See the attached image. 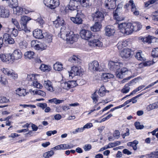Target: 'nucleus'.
<instances>
[{"label":"nucleus","mask_w":158,"mask_h":158,"mask_svg":"<svg viewBox=\"0 0 158 158\" xmlns=\"http://www.w3.org/2000/svg\"><path fill=\"white\" fill-rule=\"evenodd\" d=\"M10 77L14 80L17 79L18 78V76L17 74L15 73L12 72L10 75Z\"/></svg>","instance_id":"obj_64"},{"label":"nucleus","mask_w":158,"mask_h":158,"mask_svg":"<svg viewBox=\"0 0 158 158\" xmlns=\"http://www.w3.org/2000/svg\"><path fill=\"white\" fill-rule=\"evenodd\" d=\"M118 27L120 32L124 35H129L133 32L131 23H122L118 24Z\"/></svg>","instance_id":"obj_2"},{"label":"nucleus","mask_w":158,"mask_h":158,"mask_svg":"<svg viewBox=\"0 0 158 158\" xmlns=\"http://www.w3.org/2000/svg\"><path fill=\"white\" fill-rule=\"evenodd\" d=\"M54 154V152L52 150H51L44 153L43 154V156H44L46 155L48 156L51 157Z\"/></svg>","instance_id":"obj_61"},{"label":"nucleus","mask_w":158,"mask_h":158,"mask_svg":"<svg viewBox=\"0 0 158 158\" xmlns=\"http://www.w3.org/2000/svg\"><path fill=\"white\" fill-rule=\"evenodd\" d=\"M80 36L81 38L85 40H89L90 38L92 40L89 42V45L91 47H100L102 45L101 42L95 35H93L92 32L89 30L82 29L80 32Z\"/></svg>","instance_id":"obj_1"},{"label":"nucleus","mask_w":158,"mask_h":158,"mask_svg":"<svg viewBox=\"0 0 158 158\" xmlns=\"http://www.w3.org/2000/svg\"><path fill=\"white\" fill-rule=\"evenodd\" d=\"M63 150H66L67 149H71L73 148V146L72 145H70L67 144H62Z\"/></svg>","instance_id":"obj_58"},{"label":"nucleus","mask_w":158,"mask_h":158,"mask_svg":"<svg viewBox=\"0 0 158 158\" xmlns=\"http://www.w3.org/2000/svg\"><path fill=\"white\" fill-rule=\"evenodd\" d=\"M66 40L70 44H73L77 41L79 35L77 34H74L72 31L67 32L66 34Z\"/></svg>","instance_id":"obj_3"},{"label":"nucleus","mask_w":158,"mask_h":158,"mask_svg":"<svg viewBox=\"0 0 158 158\" xmlns=\"http://www.w3.org/2000/svg\"><path fill=\"white\" fill-rule=\"evenodd\" d=\"M135 58L138 60H143V58L141 56V53L140 52H137L136 55L135 56Z\"/></svg>","instance_id":"obj_51"},{"label":"nucleus","mask_w":158,"mask_h":158,"mask_svg":"<svg viewBox=\"0 0 158 158\" xmlns=\"http://www.w3.org/2000/svg\"><path fill=\"white\" fill-rule=\"evenodd\" d=\"M0 82L4 86H6L8 84V81L5 75H1L0 77Z\"/></svg>","instance_id":"obj_33"},{"label":"nucleus","mask_w":158,"mask_h":158,"mask_svg":"<svg viewBox=\"0 0 158 158\" xmlns=\"http://www.w3.org/2000/svg\"><path fill=\"white\" fill-rule=\"evenodd\" d=\"M89 68L90 70L94 71H97L100 69L98 62L96 60H94L91 63L89 64Z\"/></svg>","instance_id":"obj_18"},{"label":"nucleus","mask_w":158,"mask_h":158,"mask_svg":"<svg viewBox=\"0 0 158 158\" xmlns=\"http://www.w3.org/2000/svg\"><path fill=\"white\" fill-rule=\"evenodd\" d=\"M31 19L30 18L26 16H23L21 17L20 21V25L22 30L26 31L27 30V22Z\"/></svg>","instance_id":"obj_11"},{"label":"nucleus","mask_w":158,"mask_h":158,"mask_svg":"<svg viewBox=\"0 0 158 158\" xmlns=\"http://www.w3.org/2000/svg\"><path fill=\"white\" fill-rule=\"evenodd\" d=\"M123 64L122 63L118 62L116 60L115 62L110 60L108 63V65L110 70L116 71V72L120 68L122 67Z\"/></svg>","instance_id":"obj_6"},{"label":"nucleus","mask_w":158,"mask_h":158,"mask_svg":"<svg viewBox=\"0 0 158 158\" xmlns=\"http://www.w3.org/2000/svg\"><path fill=\"white\" fill-rule=\"evenodd\" d=\"M11 22L18 29L19 31H21V27L19 24V23L18 21L15 18H12L11 19Z\"/></svg>","instance_id":"obj_39"},{"label":"nucleus","mask_w":158,"mask_h":158,"mask_svg":"<svg viewBox=\"0 0 158 158\" xmlns=\"http://www.w3.org/2000/svg\"><path fill=\"white\" fill-rule=\"evenodd\" d=\"M92 96L91 98L93 100V101L95 102V103H96L98 101V96L97 95L96 92H95L93 93L92 94Z\"/></svg>","instance_id":"obj_55"},{"label":"nucleus","mask_w":158,"mask_h":158,"mask_svg":"<svg viewBox=\"0 0 158 158\" xmlns=\"http://www.w3.org/2000/svg\"><path fill=\"white\" fill-rule=\"evenodd\" d=\"M3 73L5 74V75H6L7 76H10L11 73V71H10L9 69H5L3 68L2 70Z\"/></svg>","instance_id":"obj_59"},{"label":"nucleus","mask_w":158,"mask_h":158,"mask_svg":"<svg viewBox=\"0 0 158 158\" xmlns=\"http://www.w3.org/2000/svg\"><path fill=\"white\" fill-rule=\"evenodd\" d=\"M102 24L101 23L95 22L94 25L91 27V31L94 32L99 31L102 28Z\"/></svg>","instance_id":"obj_26"},{"label":"nucleus","mask_w":158,"mask_h":158,"mask_svg":"<svg viewBox=\"0 0 158 158\" xmlns=\"http://www.w3.org/2000/svg\"><path fill=\"white\" fill-rule=\"evenodd\" d=\"M128 42L127 40H123L119 41L117 44L118 49L121 50L123 48L127 46L128 45Z\"/></svg>","instance_id":"obj_24"},{"label":"nucleus","mask_w":158,"mask_h":158,"mask_svg":"<svg viewBox=\"0 0 158 158\" xmlns=\"http://www.w3.org/2000/svg\"><path fill=\"white\" fill-rule=\"evenodd\" d=\"M40 69L43 72H48L51 70V67L50 66L42 64L40 66Z\"/></svg>","instance_id":"obj_31"},{"label":"nucleus","mask_w":158,"mask_h":158,"mask_svg":"<svg viewBox=\"0 0 158 158\" xmlns=\"http://www.w3.org/2000/svg\"><path fill=\"white\" fill-rule=\"evenodd\" d=\"M114 76L113 74L106 73H104L102 75L103 80L105 82H106L108 81V79L113 78Z\"/></svg>","instance_id":"obj_32"},{"label":"nucleus","mask_w":158,"mask_h":158,"mask_svg":"<svg viewBox=\"0 0 158 158\" xmlns=\"http://www.w3.org/2000/svg\"><path fill=\"white\" fill-rule=\"evenodd\" d=\"M11 58L10 53L0 54V59L2 61L7 64L13 63V61Z\"/></svg>","instance_id":"obj_9"},{"label":"nucleus","mask_w":158,"mask_h":158,"mask_svg":"<svg viewBox=\"0 0 158 158\" xmlns=\"http://www.w3.org/2000/svg\"><path fill=\"white\" fill-rule=\"evenodd\" d=\"M52 149L56 150H63L62 144L57 145L52 148Z\"/></svg>","instance_id":"obj_63"},{"label":"nucleus","mask_w":158,"mask_h":158,"mask_svg":"<svg viewBox=\"0 0 158 158\" xmlns=\"http://www.w3.org/2000/svg\"><path fill=\"white\" fill-rule=\"evenodd\" d=\"M44 87L48 90L52 92L54 91L52 84L51 81L49 80L45 81L43 84Z\"/></svg>","instance_id":"obj_19"},{"label":"nucleus","mask_w":158,"mask_h":158,"mask_svg":"<svg viewBox=\"0 0 158 158\" xmlns=\"http://www.w3.org/2000/svg\"><path fill=\"white\" fill-rule=\"evenodd\" d=\"M13 63L16 60L21 59L22 57V53L21 51L19 49H15L12 52L10 53Z\"/></svg>","instance_id":"obj_10"},{"label":"nucleus","mask_w":158,"mask_h":158,"mask_svg":"<svg viewBox=\"0 0 158 158\" xmlns=\"http://www.w3.org/2000/svg\"><path fill=\"white\" fill-rule=\"evenodd\" d=\"M33 86L36 88L41 89L43 88V85L39 83L37 80L34 81L33 82Z\"/></svg>","instance_id":"obj_50"},{"label":"nucleus","mask_w":158,"mask_h":158,"mask_svg":"<svg viewBox=\"0 0 158 158\" xmlns=\"http://www.w3.org/2000/svg\"><path fill=\"white\" fill-rule=\"evenodd\" d=\"M19 106L24 108L27 107H30L32 108H35L36 107V106L33 105L20 104Z\"/></svg>","instance_id":"obj_62"},{"label":"nucleus","mask_w":158,"mask_h":158,"mask_svg":"<svg viewBox=\"0 0 158 158\" xmlns=\"http://www.w3.org/2000/svg\"><path fill=\"white\" fill-rule=\"evenodd\" d=\"M130 85L131 83L126 84L121 90V92L123 94H126L128 93L130 89L129 86Z\"/></svg>","instance_id":"obj_38"},{"label":"nucleus","mask_w":158,"mask_h":158,"mask_svg":"<svg viewBox=\"0 0 158 158\" xmlns=\"http://www.w3.org/2000/svg\"><path fill=\"white\" fill-rule=\"evenodd\" d=\"M64 88L66 89L72 88H73L76 86L77 84L76 81H70L68 82H65L64 83Z\"/></svg>","instance_id":"obj_16"},{"label":"nucleus","mask_w":158,"mask_h":158,"mask_svg":"<svg viewBox=\"0 0 158 158\" xmlns=\"http://www.w3.org/2000/svg\"><path fill=\"white\" fill-rule=\"evenodd\" d=\"M3 39L4 43L6 45L13 44L15 42L14 39L10 34L7 33L3 34Z\"/></svg>","instance_id":"obj_12"},{"label":"nucleus","mask_w":158,"mask_h":158,"mask_svg":"<svg viewBox=\"0 0 158 158\" xmlns=\"http://www.w3.org/2000/svg\"><path fill=\"white\" fill-rule=\"evenodd\" d=\"M147 155L148 158H158V151L151 152Z\"/></svg>","instance_id":"obj_40"},{"label":"nucleus","mask_w":158,"mask_h":158,"mask_svg":"<svg viewBox=\"0 0 158 158\" xmlns=\"http://www.w3.org/2000/svg\"><path fill=\"white\" fill-rule=\"evenodd\" d=\"M11 34L13 36L16 37L18 34V31L17 29L13 28Z\"/></svg>","instance_id":"obj_60"},{"label":"nucleus","mask_w":158,"mask_h":158,"mask_svg":"<svg viewBox=\"0 0 158 158\" xmlns=\"http://www.w3.org/2000/svg\"><path fill=\"white\" fill-rule=\"evenodd\" d=\"M18 5V2L17 0H12L9 4V7L13 8L16 7Z\"/></svg>","instance_id":"obj_47"},{"label":"nucleus","mask_w":158,"mask_h":158,"mask_svg":"<svg viewBox=\"0 0 158 158\" xmlns=\"http://www.w3.org/2000/svg\"><path fill=\"white\" fill-rule=\"evenodd\" d=\"M71 70L74 73L75 75H80V74L79 69L77 66L73 67Z\"/></svg>","instance_id":"obj_48"},{"label":"nucleus","mask_w":158,"mask_h":158,"mask_svg":"<svg viewBox=\"0 0 158 158\" xmlns=\"http://www.w3.org/2000/svg\"><path fill=\"white\" fill-rule=\"evenodd\" d=\"M76 9L77 6L75 5V3L72 2V3H71L70 2H69V4L65 7L64 11V12L66 14L69 12V10H74Z\"/></svg>","instance_id":"obj_20"},{"label":"nucleus","mask_w":158,"mask_h":158,"mask_svg":"<svg viewBox=\"0 0 158 158\" xmlns=\"http://www.w3.org/2000/svg\"><path fill=\"white\" fill-rule=\"evenodd\" d=\"M131 6V12H133V14L136 15H138L139 14V12L138 10H137L135 4L134 3L133 0H130L128 3H127L124 6V8L128 10V7Z\"/></svg>","instance_id":"obj_7"},{"label":"nucleus","mask_w":158,"mask_h":158,"mask_svg":"<svg viewBox=\"0 0 158 158\" xmlns=\"http://www.w3.org/2000/svg\"><path fill=\"white\" fill-rule=\"evenodd\" d=\"M19 47L20 48L24 49L27 47V43L23 41H21L19 43Z\"/></svg>","instance_id":"obj_54"},{"label":"nucleus","mask_w":158,"mask_h":158,"mask_svg":"<svg viewBox=\"0 0 158 158\" xmlns=\"http://www.w3.org/2000/svg\"><path fill=\"white\" fill-rule=\"evenodd\" d=\"M140 40L144 43H146L148 44H151L152 40L153 39V36L150 35H148L146 37H140Z\"/></svg>","instance_id":"obj_27"},{"label":"nucleus","mask_w":158,"mask_h":158,"mask_svg":"<svg viewBox=\"0 0 158 158\" xmlns=\"http://www.w3.org/2000/svg\"><path fill=\"white\" fill-rule=\"evenodd\" d=\"M138 143V141L135 140L132 142H128L127 143V145L129 146H131L133 148L134 150H135L137 149L136 145Z\"/></svg>","instance_id":"obj_35"},{"label":"nucleus","mask_w":158,"mask_h":158,"mask_svg":"<svg viewBox=\"0 0 158 158\" xmlns=\"http://www.w3.org/2000/svg\"><path fill=\"white\" fill-rule=\"evenodd\" d=\"M143 94V93H141L131 98V99H131V102H132L133 103H136L137 102V100H136L135 99L140 97Z\"/></svg>","instance_id":"obj_57"},{"label":"nucleus","mask_w":158,"mask_h":158,"mask_svg":"<svg viewBox=\"0 0 158 158\" xmlns=\"http://www.w3.org/2000/svg\"><path fill=\"white\" fill-rule=\"evenodd\" d=\"M85 17V15L81 13H77L75 17H71V20L74 23L77 24H80L82 23V19Z\"/></svg>","instance_id":"obj_8"},{"label":"nucleus","mask_w":158,"mask_h":158,"mask_svg":"<svg viewBox=\"0 0 158 158\" xmlns=\"http://www.w3.org/2000/svg\"><path fill=\"white\" fill-rule=\"evenodd\" d=\"M145 87V86L143 85H140L139 87H138L136 89H135L134 90H133L132 92V93H133V94H136V93L141 90L142 89H143V88H144Z\"/></svg>","instance_id":"obj_53"},{"label":"nucleus","mask_w":158,"mask_h":158,"mask_svg":"<svg viewBox=\"0 0 158 158\" xmlns=\"http://www.w3.org/2000/svg\"><path fill=\"white\" fill-rule=\"evenodd\" d=\"M45 38L47 42L48 43H51L52 42L53 35L50 33L46 32Z\"/></svg>","instance_id":"obj_43"},{"label":"nucleus","mask_w":158,"mask_h":158,"mask_svg":"<svg viewBox=\"0 0 158 158\" xmlns=\"http://www.w3.org/2000/svg\"><path fill=\"white\" fill-rule=\"evenodd\" d=\"M112 2L110 1L109 0H105L104 3V5L105 8L111 10L115 9L116 7V4H115V6L111 5Z\"/></svg>","instance_id":"obj_23"},{"label":"nucleus","mask_w":158,"mask_h":158,"mask_svg":"<svg viewBox=\"0 0 158 158\" xmlns=\"http://www.w3.org/2000/svg\"><path fill=\"white\" fill-rule=\"evenodd\" d=\"M47 48V46L45 44L39 41V43L36 44L34 48L37 50L42 51L45 50Z\"/></svg>","instance_id":"obj_22"},{"label":"nucleus","mask_w":158,"mask_h":158,"mask_svg":"<svg viewBox=\"0 0 158 158\" xmlns=\"http://www.w3.org/2000/svg\"><path fill=\"white\" fill-rule=\"evenodd\" d=\"M93 21L95 22L102 23L104 19V16L103 12L98 10L92 14Z\"/></svg>","instance_id":"obj_4"},{"label":"nucleus","mask_w":158,"mask_h":158,"mask_svg":"<svg viewBox=\"0 0 158 158\" xmlns=\"http://www.w3.org/2000/svg\"><path fill=\"white\" fill-rule=\"evenodd\" d=\"M48 101L50 103H54L56 104L62 103L63 102V100L57 99L56 98H54L52 99L49 100Z\"/></svg>","instance_id":"obj_42"},{"label":"nucleus","mask_w":158,"mask_h":158,"mask_svg":"<svg viewBox=\"0 0 158 158\" xmlns=\"http://www.w3.org/2000/svg\"><path fill=\"white\" fill-rule=\"evenodd\" d=\"M131 25L133 32L139 31L141 28L142 27L140 23L138 22H134L131 23Z\"/></svg>","instance_id":"obj_25"},{"label":"nucleus","mask_w":158,"mask_h":158,"mask_svg":"<svg viewBox=\"0 0 158 158\" xmlns=\"http://www.w3.org/2000/svg\"><path fill=\"white\" fill-rule=\"evenodd\" d=\"M157 102L153 103L152 104H150L147 107V109L148 111H150L153 109L157 108Z\"/></svg>","instance_id":"obj_44"},{"label":"nucleus","mask_w":158,"mask_h":158,"mask_svg":"<svg viewBox=\"0 0 158 158\" xmlns=\"http://www.w3.org/2000/svg\"><path fill=\"white\" fill-rule=\"evenodd\" d=\"M13 13L17 15H22L23 14V8L18 6L16 7L13 8Z\"/></svg>","instance_id":"obj_28"},{"label":"nucleus","mask_w":158,"mask_h":158,"mask_svg":"<svg viewBox=\"0 0 158 158\" xmlns=\"http://www.w3.org/2000/svg\"><path fill=\"white\" fill-rule=\"evenodd\" d=\"M35 20L39 23L41 28H42L43 27V25L45 24V21L41 17L38 18Z\"/></svg>","instance_id":"obj_41"},{"label":"nucleus","mask_w":158,"mask_h":158,"mask_svg":"<svg viewBox=\"0 0 158 158\" xmlns=\"http://www.w3.org/2000/svg\"><path fill=\"white\" fill-rule=\"evenodd\" d=\"M105 35L110 37L113 35L115 31L113 26L109 25L106 26L105 29Z\"/></svg>","instance_id":"obj_13"},{"label":"nucleus","mask_w":158,"mask_h":158,"mask_svg":"<svg viewBox=\"0 0 158 158\" xmlns=\"http://www.w3.org/2000/svg\"><path fill=\"white\" fill-rule=\"evenodd\" d=\"M33 35L34 37L38 39H41L44 37L42 30L39 29H35L33 31Z\"/></svg>","instance_id":"obj_17"},{"label":"nucleus","mask_w":158,"mask_h":158,"mask_svg":"<svg viewBox=\"0 0 158 158\" xmlns=\"http://www.w3.org/2000/svg\"><path fill=\"white\" fill-rule=\"evenodd\" d=\"M113 17L114 19L116 20L117 21H121L124 20V18L120 17L117 13L115 12H113Z\"/></svg>","instance_id":"obj_49"},{"label":"nucleus","mask_w":158,"mask_h":158,"mask_svg":"<svg viewBox=\"0 0 158 158\" xmlns=\"http://www.w3.org/2000/svg\"><path fill=\"white\" fill-rule=\"evenodd\" d=\"M9 101V100L7 99L6 97L1 96L0 97V103H5Z\"/></svg>","instance_id":"obj_56"},{"label":"nucleus","mask_w":158,"mask_h":158,"mask_svg":"<svg viewBox=\"0 0 158 158\" xmlns=\"http://www.w3.org/2000/svg\"><path fill=\"white\" fill-rule=\"evenodd\" d=\"M27 80L29 81H32L37 80L36 77V75L34 74H31L28 75L27 77Z\"/></svg>","instance_id":"obj_45"},{"label":"nucleus","mask_w":158,"mask_h":158,"mask_svg":"<svg viewBox=\"0 0 158 158\" xmlns=\"http://www.w3.org/2000/svg\"><path fill=\"white\" fill-rule=\"evenodd\" d=\"M2 14L1 15V18H8L10 15L9 10L6 8L5 7L3 6L2 10Z\"/></svg>","instance_id":"obj_30"},{"label":"nucleus","mask_w":158,"mask_h":158,"mask_svg":"<svg viewBox=\"0 0 158 158\" xmlns=\"http://www.w3.org/2000/svg\"><path fill=\"white\" fill-rule=\"evenodd\" d=\"M16 93L20 96H25L27 94L26 90L22 89L20 88H18L16 90Z\"/></svg>","instance_id":"obj_34"},{"label":"nucleus","mask_w":158,"mask_h":158,"mask_svg":"<svg viewBox=\"0 0 158 158\" xmlns=\"http://www.w3.org/2000/svg\"><path fill=\"white\" fill-rule=\"evenodd\" d=\"M152 56L153 58L158 57V48L153 49L152 52Z\"/></svg>","instance_id":"obj_46"},{"label":"nucleus","mask_w":158,"mask_h":158,"mask_svg":"<svg viewBox=\"0 0 158 158\" xmlns=\"http://www.w3.org/2000/svg\"><path fill=\"white\" fill-rule=\"evenodd\" d=\"M127 71V69L125 67L122 68L120 71L117 70L116 73L117 77L119 78L122 79L123 77V76L126 74Z\"/></svg>","instance_id":"obj_21"},{"label":"nucleus","mask_w":158,"mask_h":158,"mask_svg":"<svg viewBox=\"0 0 158 158\" xmlns=\"http://www.w3.org/2000/svg\"><path fill=\"white\" fill-rule=\"evenodd\" d=\"M65 21L62 17L58 16L57 19L53 22V24L56 28H58L64 24Z\"/></svg>","instance_id":"obj_15"},{"label":"nucleus","mask_w":158,"mask_h":158,"mask_svg":"<svg viewBox=\"0 0 158 158\" xmlns=\"http://www.w3.org/2000/svg\"><path fill=\"white\" fill-rule=\"evenodd\" d=\"M78 59L77 56L74 55L69 59V61L73 63H76Z\"/></svg>","instance_id":"obj_52"},{"label":"nucleus","mask_w":158,"mask_h":158,"mask_svg":"<svg viewBox=\"0 0 158 158\" xmlns=\"http://www.w3.org/2000/svg\"><path fill=\"white\" fill-rule=\"evenodd\" d=\"M131 49L129 48H124L120 52V55L123 58H128L131 55Z\"/></svg>","instance_id":"obj_14"},{"label":"nucleus","mask_w":158,"mask_h":158,"mask_svg":"<svg viewBox=\"0 0 158 158\" xmlns=\"http://www.w3.org/2000/svg\"><path fill=\"white\" fill-rule=\"evenodd\" d=\"M24 55L26 59H31L34 58L35 53L32 51H28L25 53Z\"/></svg>","instance_id":"obj_29"},{"label":"nucleus","mask_w":158,"mask_h":158,"mask_svg":"<svg viewBox=\"0 0 158 158\" xmlns=\"http://www.w3.org/2000/svg\"><path fill=\"white\" fill-rule=\"evenodd\" d=\"M63 68L62 65L58 62H56L53 65V69L56 71H60Z\"/></svg>","instance_id":"obj_37"},{"label":"nucleus","mask_w":158,"mask_h":158,"mask_svg":"<svg viewBox=\"0 0 158 158\" xmlns=\"http://www.w3.org/2000/svg\"><path fill=\"white\" fill-rule=\"evenodd\" d=\"M90 0H80L81 5L83 7L89 8L90 5Z\"/></svg>","instance_id":"obj_36"},{"label":"nucleus","mask_w":158,"mask_h":158,"mask_svg":"<svg viewBox=\"0 0 158 158\" xmlns=\"http://www.w3.org/2000/svg\"><path fill=\"white\" fill-rule=\"evenodd\" d=\"M45 6L51 9H54L58 7L60 4L59 0H44Z\"/></svg>","instance_id":"obj_5"}]
</instances>
